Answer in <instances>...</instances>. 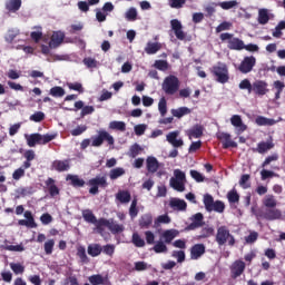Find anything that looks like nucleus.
<instances>
[{"instance_id": "f257e3e1", "label": "nucleus", "mask_w": 285, "mask_h": 285, "mask_svg": "<svg viewBox=\"0 0 285 285\" xmlns=\"http://www.w3.org/2000/svg\"><path fill=\"white\" fill-rule=\"evenodd\" d=\"M106 228H108V230H110V233H112V235H119V233H124V230H125L124 225L117 224L112 219L109 220L106 218H99V222H98L99 235H104V230H106Z\"/></svg>"}, {"instance_id": "f03ea898", "label": "nucleus", "mask_w": 285, "mask_h": 285, "mask_svg": "<svg viewBox=\"0 0 285 285\" xmlns=\"http://www.w3.org/2000/svg\"><path fill=\"white\" fill-rule=\"evenodd\" d=\"M212 75L216 78L218 83H228L230 76L228 73V66L224 62H218L212 67Z\"/></svg>"}, {"instance_id": "7ed1b4c3", "label": "nucleus", "mask_w": 285, "mask_h": 285, "mask_svg": "<svg viewBox=\"0 0 285 285\" xmlns=\"http://www.w3.org/2000/svg\"><path fill=\"white\" fill-rule=\"evenodd\" d=\"M215 242L218 246H225L228 243V246H235V236L230 234V230L226 226H220L217 228Z\"/></svg>"}, {"instance_id": "20e7f679", "label": "nucleus", "mask_w": 285, "mask_h": 285, "mask_svg": "<svg viewBox=\"0 0 285 285\" xmlns=\"http://www.w3.org/2000/svg\"><path fill=\"white\" fill-rule=\"evenodd\" d=\"M163 91L165 95H177L179 92V78L177 76H167L161 85Z\"/></svg>"}, {"instance_id": "39448f33", "label": "nucleus", "mask_w": 285, "mask_h": 285, "mask_svg": "<svg viewBox=\"0 0 285 285\" xmlns=\"http://www.w3.org/2000/svg\"><path fill=\"white\" fill-rule=\"evenodd\" d=\"M89 188V195H99V188H108V178L106 175L96 176L87 181Z\"/></svg>"}, {"instance_id": "423d86ee", "label": "nucleus", "mask_w": 285, "mask_h": 285, "mask_svg": "<svg viewBox=\"0 0 285 285\" xmlns=\"http://www.w3.org/2000/svg\"><path fill=\"white\" fill-rule=\"evenodd\" d=\"M219 39L223 41H227V48L229 50H244V40L239 39V38H235L233 33H222L219 36Z\"/></svg>"}, {"instance_id": "0eeeda50", "label": "nucleus", "mask_w": 285, "mask_h": 285, "mask_svg": "<svg viewBox=\"0 0 285 285\" xmlns=\"http://www.w3.org/2000/svg\"><path fill=\"white\" fill-rule=\"evenodd\" d=\"M91 139V146L94 148H99L104 145L105 141H107L109 146H115V138L106 130H99L98 135L92 137Z\"/></svg>"}, {"instance_id": "6e6552de", "label": "nucleus", "mask_w": 285, "mask_h": 285, "mask_svg": "<svg viewBox=\"0 0 285 285\" xmlns=\"http://www.w3.org/2000/svg\"><path fill=\"white\" fill-rule=\"evenodd\" d=\"M246 271V263L242 259L234 261L229 266V273L232 279H237L242 277Z\"/></svg>"}, {"instance_id": "1a4fd4ad", "label": "nucleus", "mask_w": 285, "mask_h": 285, "mask_svg": "<svg viewBox=\"0 0 285 285\" xmlns=\"http://www.w3.org/2000/svg\"><path fill=\"white\" fill-rule=\"evenodd\" d=\"M257 63V59L254 56H246L239 63L237 70L242 72V75H248V72H253Z\"/></svg>"}, {"instance_id": "9d476101", "label": "nucleus", "mask_w": 285, "mask_h": 285, "mask_svg": "<svg viewBox=\"0 0 285 285\" xmlns=\"http://www.w3.org/2000/svg\"><path fill=\"white\" fill-rule=\"evenodd\" d=\"M216 137L223 144L224 150H228V148H237V142L230 138V134L218 132Z\"/></svg>"}, {"instance_id": "9b49d317", "label": "nucleus", "mask_w": 285, "mask_h": 285, "mask_svg": "<svg viewBox=\"0 0 285 285\" xmlns=\"http://www.w3.org/2000/svg\"><path fill=\"white\" fill-rule=\"evenodd\" d=\"M50 170H56V173H68V170H70V159L53 160Z\"/></svg>"}, {"instance_id": "f8f14e48", "label": "nucleus", "mask_w": 285, "mask_h": 285, "mask_svg": "<svg viewBox=\"0 0 285 285\" xmlns=\"http://www.w3.org/2000/svg\"><path fill=\"white\" fill-rule=\"evenodd\" d=\"M191 223L185 228V230H197L204 226V214L197 213L191 216Z\"/></svg>"}, {"instance_id": "ddd939ff", "label": "nucleus", "mask_w": 285, "mask_h": 285, "mask_svg": "<svg viewBox=\"0 0 285 285\" xmlns=\"http://www.w3.org/2000/svg\"><path fill=\"white\" fill-rule=\"evenodd\" d=\"M252 92H255V95H258L259 97H264V95L268 92V82L264 80L254 81Z\"/></svg>"}, {"instance_id": "4468645a", "label": "nucleus", "mask_w": 285, "mask_h": 285, "mask_svg": "<svg viewBox=\"0 0 285 285\" xmlns=\"http://www.w3.org/2000/svg\"><path fill=\"white\" fill-rule=\"evenodd\" d=\"M170 26H171V30L174 31L175 37L179 40V41H184V39H186V32H184L183 30V26L181 22L177 19H173L170 21Z\"/></svg>"}, {"instance_id": "2eb2a0df", "label": "nucleus", "mask_w": 285, "mask_h": 285, "mask_svg": "<svg viewBox=\"0 0 285 285\" xmlns=\"http://www.w3.org/2000/svg\"><path fill=\"white\" fill-rule=\"evenodd\" d=\"M257 217H263L268 222H275V219H282V212L275 209V207L267 209L264 214H256Z\"/></svg>"}, {"instance_id": "dca6fc26", "label": "nucleus", "mask_w": 285, "mask_h": 285, "mask_svg": "<svg viewBox=\"0 0 285 285\" xmlns=\"http://www.w3.org/2000/svg\"><path fill=\"white\" fill-rule=\"evenodd\" d=\"M206 253L204 244H195L190 248V259H199Z\"/></svg>"}, {"instance_id": "f3484780", "label": "nucleus", "mask_w": 285, "mask_h": 285, "mask_svg": "<svg viewBox=\"0 0 285 285\" xmlns=\"http://www.w3.org/2000/svg\"><path fill=\"white\" fill-rule=\"evenodd\" d=\"M63 39H66V35L61 31H55L51 36V40L49 46L51 48H59L61 43H63Z\"/></svg>"}, {"instance_id": "a211bd4d", "label": "nucleus", "mask_w": 285, "mask_h": 285, "mask_svg": "<svg viewBox=\"0 0 285 285\" xmlns=\"http://www.w3.org/2000/svg\"><path fill=\"white\" fill-rule=\"evenodd\" d=\"M177 137H179V131H171L167 135V141L171 144L174 148H181L184 140L181 138L177 139Z\"/></svg>"}, {"instance_id": "6ab92c4d", "label": "nucleus", "mask_w": 285, "mask_h": 285, "mask_svg": "<svg viewBox=\"0 0 285 285\" xmlns=\"http://www.w3.org/2000/svg\"><path fill=\"white\" fill-rule=\"evenodd\" d=\"M275 148V144L273 141H261L257 144V148H253V153H259V155H264V153H268V150H273Z\"/></svg>"}, {"instance_id": "aec40b11", "label": "nucleus", "mask_w": 285, "mask_h": 285, "mask_svg": "<svg viewBox=\"0 0 285 285\" xmlns=\"http://www.w3.org/2000/svg\"><path fill=\"white\" fill-rule=\"evenodd\" d=\"M147 171L151 175H155L159 170V160H157L154 156H149L146 159Z\"/></svg>"}, {"instance_id": "412c9836", "label": "nucleus", "mask_w": 285, "mask_h": 285, "mask_svg": "<svg viewBox=\"0 0 285 285\" xmlns=\"http://www.w3.org/2000/svg\"><path fill=\"white\" fill-rule=\"evenodd\" d=\"M169 206L170 208H173V210H178V212H184L188 208V204H186V200L179 199V198H173L169 202Z\"/></svg>"}, {"instance_id": "4be33fe9", "label": "nucleus", "mask_w": 285, "mask_h": 285, "mask_svg": "<svg viewBox=\"0 0 285 285\" xmlns=\"http://www.w3.org/2000/svg\"><path fill=\"white\" fill-rule=\"evenodd\" d=\"M230 124L235 128H238V132H245V130L248 129V126L244 125V121L242 120V116L239 115H234L230 118Z\"/></svg>"}, {"instance_id": "5701e85b", "label": "nucleus", "mask_w": 285, "mask_h": 285, "mask_svg": "<svg viewBox=\"0 0 285 285\" xmlns=\"http://www.w3.org/2000/svg\"><path fill=\"white\" fill-rule=\"evenodd\" d=\"M204 136V126L202 125H195L191 129L187 130V137L189 139H199V137Z\"/></svg>"}, {"instance_id": "b1692460", "label": "nucleus", "mask_w": 285, "mask_h": 285, "mask_svg": "<svg viewBox=\"0 0 285 285\" xmlns=\"http://www.w3.org/2000/svg\"><path fill=\"white\" fill-rule=\"evenodd\" d=\"M88 279L91 285H108L110 283L108 276L104 277L101 274H94Z\"/></svg>"}, {"instance_id": "393cba45", "label": "nucleus", "mask_w": 285, "mask_h": 285, "mask_svg": "<svg viewBox=\"0 0 285 285\" xmlns=\"http://www.w3.org/2000/svg\"><path fill=\"white\" fill-rule=\"evenodd\" d=\"M138 225L142 229H148L153 226V214H144L138 220Z\"/></svg>"}, {"instance_id": "a878e982", "label": "nucleus", "mask_w": 285, "mask_h": 285, "mask_svg": "<svg viewBox=\"0 0 285 285\" xmlns=\"http://www.w3.org/2000/svg\"><path fill=\"white\" fill-rule=\"evenodd\" d=\"M56 184H57V181L50 177L45 181V186L48 187L49 195L51 197H57V195H59V187H57Z\"/></svg>"}, {"instance_id": "bb28decb", "label": "nucleus", "mask_w": 285, "mask_h": 285, "mask_svg": "<svg viewBox=\"0 0 285 285\" xmlns=\"http://www.w3.org/2000/svg\"><path fill=\"white\" fill-rule=\"evenodd\" d=\"M82 217L85 222H88V224H95L96 230H98L99 219H97V216H95L92 210L86 209L85 212H82Z\"/></svg>"}, {"instance_id": "cd10ccee", "label": "nucleus", "mask_w": 285, "mask_h": 285, "mask_svg": "<svg viewBox=\"0 0 285 285\" xmlns=\"http://www.w3.org/2000/svg\"><path fill=\"white\" fill-rule=\"evenodd\" d=\"M67 181H71V186H73V188H83L86 186V180H83V178H79L77 175H68Z\"/></svg>"}, {"instance_id": "c85d7f7f", "label": "nucleus", "mask_w": 285, "mask_h": 285, "mask_svg": "<svg viewBox=\"0 0 285 285\" xmlns=\"http://www.w3.org/2000/svg\"><path fill=\"white\" fill-rule=\"evenodd\" d=\"M161 50V42H147L145 47L146 55H157Z\"/></svg>"}, {"instance_id": "c756f323", "label": "nucleus", "mask_w": 285, "mask_h": 285, "mask_svg": "<svg viewBox=\"0 0 285 285\" xmlns=\"http://www.w3.org/2000/svg\"><path fill=\"white\" fill-rule=\"evenodd\" d=\"M104 248L99 244H90L87 247V253L90 257H99L101 255Z\"/></svg>"}, {"instance_id": "7c9ffc66", "label": "nucleus", "mask_w": 285, "mask_h": 285, "mask_svg": "<svg viewBox=\"0 0 285 285\" xmlns=\"http://www.w3.org/2000/svg\"><path fill=\"white\" fill-rule=\"evenodd\" d=\"M191 110L188 107H179L177 109H171L173 117L177 119H181V117H186V115H190Z\"/></svg>"}, {"instance_id": "2f4dec72", "label": "nucleus", "mask_w": 285, "mask_h": 285, "mask_svg": "<svg viewBox=\"0 0 285 285\" xmlns=\"http://www.w3.org/2000/svg\"><path fill=\"white\" fill-rule=\"evenodd\" d=\"M169 184L174 190H177L178 193H184L186 190V184L184 180H177L175 177H171L169 180Z\"/></svg>"}, {"instance_id": "473e14b6", "label": "nucleus", "mask_w": 285, "mask_h": 285, "mask_svg": "<svg viewBox=\"0 0 285 285\" xmlns=\"http://www.w3.org/2000/svg\"><path fill=\"white\" fill-rule=\"evenodd\" d=\"M179 235V232L177 229H167L163 233V238L165 240V244H170L175 237Z\"/></svg>"}, {"instance_id": "72a5a7b5", "label": "nucleus", "mask_w": 285, "mask_h": 285, "mask_svg": "<svg viewBox=\"0 0 285 285\" xmlns=\"http://www.w3.org/2000/svg\"><path fill=\"white\" fill-rule=\"evenodd\" d=\"M21 8V0H8L6 2V9L9 12H18Z\"/></svg>"}, {"instance_id": "f704fd0d", "label": "nucleus", "mask_w": 285, "mask_h": 285, "mask_svg": "<svg viewBox=\"0 0 285 285\" xmlns=\"http://www.w3.org/2000/svg\"><path fill=\"white\" fill-rule=\"evenodd\" d=\"M27 144L29 148H35V146L40 145L41 146V134H31L27 138Z\"/></svg>"}, {"instance_id": "c9c22d12", "label": "nucleus", "mask_w": 285, "mask_h": 285, "mask_svg": "<svg viewBox=\"0 0 285 285\" xmlns=\"http://www.w3.org/2000/svg\"><path fill=\"white\" fill-rule=\"evenodd\" d=\"M255 124L257 126H275L276 121L273 118H266L264 116H258L255 119Z\"/></svg>"}, {"instance_id": "e433bc0d", "label": "nucleus", "mask_w": 285, "mask_h": 285, "mask_svg": "<svg viewBox=\"0 0 285 285\" xmlns=\"http://www.w3.org/2000/svg\"><path fill=\"white\" fill-rule=\"evenodd\" d=\"M271 21V17L268 16V9H261L258 11V23L261 26H266Z\"/></svg>"}, {"instance_id": "4c0bfd02", "label": "nucleus", "mask_w": 285, "mask_h": 285, "mask_svg": "<svg viewBox=\"0 0 285 285\" xmlns=\"http://www.w3.org/2000/svg\"><path fill=\"white\" fill-rule=\"evenodd\" d=\"M116 199L120 202V204H128L131 199L130 191L120 190L116 195Z\"/></svg>"}, {"instance_id": "58836bf2", "label": "nucleus", "mask_w": 285, "mask_h": 285, "mask_svg": "<svg viewBox=\"0 0 285 285\" xmlns=\"http://www.w3.org/2000/svg\"><path fill=\"white\" fill-rule=\"evenodd\" d=\"M204 206L205 209L207 210V213H213V206L215 204V198H213V196L210 194H206L204 196Z\"/></svg>"}, {"instance_id": "ea45409f", "label": "nucleus", "mask_w": 285, "mask_h": 285, "mask_svg": "<svg viewBox=\"0 0 285 285\" xmlns=\"http://www.w3.org/2000/svg\"><path fill=\"white\" fill-rule=\"evenodd\" d=\"M77 257H79L82 264H90V258H88V255L86 254V247L79 246L77 248Z\"/></svg>"}, {"instance_id": "a19ab883", "label": "nucleus", "mask_w": 285, "mask_h": 285, "mask_svg": "<svg viewBox=\"0 0 285 285\" xmlns=\"http://www.w3.org/2000/svg\"><path fill=\"white\" fill-rule=\"evenodd\" d=\"M126 175V169L121 167L114 168L109 171V177L111 180L119 179V177Z\"/></svg>"}, {"instance_id": "79ce46f5", "label": "nucleus", "mask_w": 285, "mask_h": 285, "mask_svg": "<svg viewBox=\"0 0 285 285\" xmlns=\"http://www.w3.org/2000/svg\"><path fill=\"white\" fill-rule=\"evenodd\" d=\"M131 242L136 248H144V246H146V240H144L138 233L132 234Z\"/></svg>"}, {"instance_id": "37998d69", "label": "nucleus", "mask_w": 285, "mask_h": 285, "mask_svg": "<svg viewBox=\"0 0 285 285\" xmlns=\"http://www.w3.org/2000/svg\"><path fill=\"white\" fill-rule=\"evenodd\" d=\"M218 6L222 8V10H232V8H237L239 2H237V0L223 1L218 2Z\"/></svg>"}, {"instance_id": "c03bdc74", "label": "nucleus", "mask_w": 285, "mask_h": 285, "mask_svg": "<svg viewBox=\"0 0 285 285\" xmlns=\"http://www.w3.org/2000/svg\"><path fill=\"white\" fill-rule=\"evenodd\" d=\"M111 130H119L120 132H126V122L114 120L109 124Z\"/></svg>"}, {"instance_id": "a18cd8bd", "label": "nucleus", "mask_w": 285, "mask_h": 285, "mask_svg": "<svg viewBox=\"0 0 285 285\" xmlns=\"http://www.w3.org/2000/svg\"><path fill=\"white\" fill-rule=\"evenodd\" d=\"M263 204L266 208H275L277 206V200L274 195H267L264 198Z\"/></svg>"}, {"instance_id": "49530a36", "label": "nucleus", "mask_w": 285, "mask_h": 285, "mask_svg": "<svg viewBox=\"0 0 285 285\" xmlns=\"http://www.w3.org/2000/svg\"><path fill=\"white\" fill-rule=\"evenodd\" d=\"M158 110H159L161 117H166V115L168 112V102L166 101L165 97L160 98V100L158 102Z\"/></svg>"}, {"instance_id": "de8ad7c7", "label": "nucleus", "mask_w": 285, "mask_h": 285, "mask_svg": "<svg viewBox=\"0 0 285 285\" xmlns=\"http://www.w3.org/2000/svg\"><path fill=\"white\" fill-rule=\"evenodd\" d=\"M215 235V228L213 227H204L200 230V235L198 236V239H206L208 237H213Z\"/></svg>"}, {"instance_id": "09e8293b", "label": "nucleus", "mask_w": 285, "mask_h": 285, "mask_svg": "<svg viewBox=\"0 0 285 285\" xmlns=\"http://www.w3.org/2000/svg\"><path fill=\"white\" fill-rule=\"evenodd\" d=\"M10 268L14 275H23V273H26V266L20 263H10Z\"/></svg>"}, {"instance_id": "8fccbe9b", "label": "nucleus", "mask_w": 285, "mask_h": 285, "mask_svg": "<svg viewBox=\"0 0 285 285\" xmlns=\"http://www.w3.org/2000/svg\"><path fill=\"white\" fill-rule=\"evenodd\" d=\"M49 95H51V97L60 98L66 95V89H63L62 87L56 86L50 89Z\"/></svg>"}, {"instance_id": "3c124183", "label": "nucleus", "mask_w": 285, "mask_h": 285, "mask_svg": "<svg viewBox=\"0 0 285 285\" xmlns=\"http://www.w3.org/2000/svg\"><path fill=\"white\" fill-rule=\"evenodd\" d=\"M67 87L69 90H75L76 92H79V95H83L85 89L83 85L81 82H67Z\"/></svg>"}, {"instance_id": "603ef678", "label": "nucleus", "mask_w": 285, "mask_h": 285, "mask_svg": "<svg viewBox=\"0 0 285 285\" xmlns=\"http://www.w3.org/2000/svg\"><path fill=\"white\" fill-rule=\"evenodd\" d=\"M153 250L157 254L168 253V246L161 240L157 242L153 247Z\"/></svg>"}, {"instance_id": "864d4df0", "label": "nucleus", "mask_w": 285, "mask_h": 285, "mask_svg": "<svg viewBox=\"0 0 285 285\" xmlns=\"http://www.w3.org/2000/svg\"><path fill=\"white\" fill-rule=\"evenodd\" d=\"M227 199L230 205L239 204V194H237V190L233 189V190L228 191Z\"/></svg>"}, {"instance_id": "5fc2aeb1", "label": "nucleus", "mask_w": 285, "mask_h": 285, "mask_svg": "<svg viewBox=\"0 0 285 285\" xmlns=\"http://www.w3.org/2000/svg\"><path fill=\"white\" fill-rule=\"evenodd\" d=\"M137 215H139V208H137V199H134L129 207L130 219H135L137 217Z\"/></svg>"}, {"instance_id": "6e6d98bb", "label": "nucleus", "mask_w": 285, "mask_h": 285, "mask_svg": "<svg viewBox=\"0 0 285 285\" xmlns=\"http://www.w3.org/2000/svg\"><path fill=\"white\" fill-rule=\"evenodd\" d=\"M238 88L240 90H247L248 94L253 92V83H250V80L244 79L239 82Z\"/></svg>"}, {"instance_id": "4d7b16f0", "label": "nucleus", "mask_w": 285, "mask_h": 285, "mask_svg": "<svg viewBox=\"0 0 285 285\" xmlns=\"http://www.w3.org/2000/svg\"><path fill=\"white\" fill-rule=\"evenodd\" d=\"M30 121H35L36 124H40V121H43L46 119V114L43 111H36L29 117Z\"/></svg>"}, {"instance_id": "13d9d810", "label": "nucleus", "mask_w": 285, "mask_h": 285, "mask_svg": "<svg viewBox=\"0 0 285 285\" xmlns=\"http://www.w3.org/2000/svg\"><path fill=\"white\" fill-rule=\"evenodd\" d=\"M55 139H57V134L41 135L40 146H46V144H50Z\"/></svg>"}, {"instance_id": "bf43d9fd", "label": "nucleus", "mask_w": 285, "mask_h": 285, "mask_svg": "<svg viewBox=\"0 0 285 285\" xmlns=\"http://www.w3.org/2000/svg\"><path fill=\"white\" fill-rule=\"evenodd\" d=\"M125 18L127 21H137V9L132 7L129 8L125 13Z\"/></svg>"}, {"instance_id": "052dcab7", "label": "nucleus", "mask_w": 285, "mask_h": 285, "mask_svg": "<svg viewBox=\"0 0 285 285\" xmlns=\"http://www.w3.org/2000/svg\"><path fill=\"white\" fill-rule=\"evenodd\" d=\"M171 257H175V259H177L178 264H183V262H186V252L174 250L171 254Z\"/></svg>"}, {"instance_id": "680f3d73", "label": "nucleus", "mask_w": 285, "mask_h": 285, "mask_svg": "<svg viewBox=\"0 0 285 285\" xmlns=\"http://www.w3.org/2000/svg\"><path fill=\"white\" fill-rule=\"evenodd\" d=\"M215 213H224L226 210V205L222 200H216L214 202V205L212 206V212Z\"/></svg>"}, {"instance_id": "e2e57ef3", "label": "nucleus", "mask_w": 285, "mask_h": 285, "mask_svg": "<svg viewBox=\"0 0 285 285\" xmlns=\"http://www.w3.org/2000/svg\"><path fill=\"white\" fill-rule=\"evenodd\" d=\"M186 1L187 0H168V3L175 10H179V9L184 8V6H186Z\"/></svg>"}, {"instance_id": "0e129e2a", "label": "nucleus", "mask_w": 285, "mask_h": 285, "mask_svg": "<svg viewBox=\"0 0 285 285\" xmlns=\"http://www.w3.org/2000/svg\"><path fill=\"white\" fill-rule=\"evenodd\" d=\"M17 37H19V31L9 30L4 36V41H7V43H12Z\"/></svg>"}, {"instance_id": "69168bd1", "label": "nucleus", "mask_w": 285, "mask_h": 285, "mask_svg": "<svg viewBox=\"0 0 285 285\" xmlns=\"http://www.w3.org/2000/svg\"><path fill=\"white\" fill-rule=\"evenodd\" d=\"M248 181H250V175L244 174L239 179V186H242V188H250V184Z\"/></svg>"}, {"instance_id": "338daca9", "label": "nucleus", "mask_w": 285, "mask_h": 285, "mask_svg": "<svg viewBox=\"0 0 285 285\" xmlns=\"http://www.w3.org/2000/svg\"><path fill=\"white\" fill-rule=\"evenodd\" d=\"M55 249V239H49L45 243V253L46 255H52V250Z\"/></svg>"}, {"instance_id": "774afa93", "label": "nucleus", "mask_w": 285, "mask_h": 285, "mask_svg": "<svg viewBox=\"0 0 285 285\" xmlns=\"http://www.w3.org/2000/svg\"><path fill=\"white\" fill-rule=\"evenodd\" d=\"M155 68H157V70H161L163 72L168 70V61L166 60H156L155 61Z\"/></svg>"}]
</instances>
